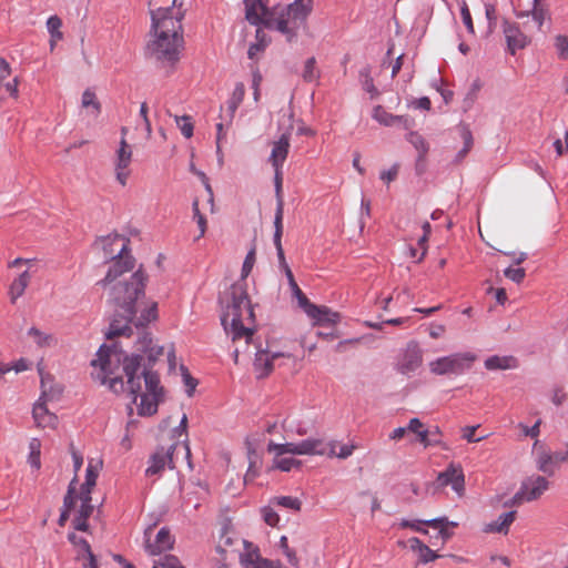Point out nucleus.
<instances>
[{"label":"nucleus","mask_w":568,"mask_h":568,"mask_svg":"<svg viewBox=\"0 0 568 568\" xmlns=\"http://www.w3.org/2000/svg\"><path fill=\"white\" fill-rule=\"evenodd\" d=\"M135 347L136 353L128 355L115 342L102 344L91 365L99 366L105 375H111L112 364L122 363L128 389L132 402L138 406L139 415L152 416L158 412L159 403L164 396L160 376L153 369L164 348L155 345L151 334L145 331L139 336Z\"/></svg>","instance_id":"1"},{"label":"nucleus","mask_w":568,"mask_h":568,"mask_svg":"<svg viewBox=\"0 0 568 568\" xmlns=\"http://www.w3.org/2000/svg\"><path fill=\"white\" fill-rule=\"evenodd\" d=\"M182 17H173L171 7L151 11L150 40L145 44L144 55L159 68L172 70L180 60L183 47Z\"/></svg>","instance_id":"2"},{"label":"nucleus","mask_w":568,"mask_h":568,"mask_svg":"<svg viewBox=\"0 0 568 568\" xmlns=\"http://www.w3.org/2000/svg\"><path fill=\"white\" fill-rule=\"evenodd\" d=\"M148 276L140 267L128 278L118 281L110 286L108 302L113 315L105 332L106 339L132 335V322L135 318L138 301L145 295Z\"/></svg>","instance_id":"3"},{"label":"nucleus","mask_w":568,"mask_h":568,"mask_svg":"<svg viewBox=\"0 0 568 568\" xmlns=\"http://www.w3.org/2000/svg\"><path fill=\"white\" fill-rule=\"evenodd\" d=\"M222 307L221 324L233 342L245 339L248 344L255 321L253 306L248 298L246 283L237 281L220 297Z\"/></svg>","instance_id":"4"},{"label":"nucleus","mask_w":568,"mask_h":568,"mask_svg":"<svg viewBox=\"0 0 568 568\" xmlns=\"http://www.w3.org/2000/svg\"><path fill=\"white\" fill-rule=\"evenodd\" d=\"M268 162L272 164L274 169V186L276 195V213L274 217L273 243L277 251L278 268L282 272L284 271V248L282 246V220L284 207V201L282 196V165L284 163V133L280 134L277 140L273 143V149L271 155L268 156Z\"/></svg>","instance_id":"5"},{"label":"nucleus","mask_w":568,"mask_h":568,"mask_svg":"<svg viewBox=\"0 0 568 568\" xmlns=\"http://www.w3.org/2000/svg\"><path fill=\"white\" fill-rule=\"evenodd\" d=\"M245 19L256 26V42L267 45L270 39L262 29L276 30L284 33V10L275 8L274 12L268 8V0H244Z\"/></svg>","instance_id":"6"},{"label":"nucleus","mask_w":568,"mask_h":568,"mask_svg":"<svg viewBox=\"0 0 568 568\" xmlns=\"http://www.w3.org/2000/svg\"><path fill=\"white\" fill-rule=\"evenodd\" d=\"M322 442L318 439H305L301 443H286V454H326V449L322 447ZM356 447L354 445H342L336 442L329 444V456H335L342 459L351 456Z\"/></svg>","instance_id":"7"},{"label":"nucleus","mask_w":568,"mask_h":568,"mask_svg":"<svg viewBox=\"0 0 568 568\" xmlns=\"http://www.w3.org/2000/svg\"><path fill=\"white\" fill-rule=\"evenodd\" d=\"M477 356L471 352L454 353L432 361L428 366L435 375H459L469 369Z\"/></svg>","instance_id":"8"},{"label":"nucleus","mask_w":568,"mask_h":568,"mask_svg":"<svg viewBox=\"0 0 568 568\" xmlns=\"http://www.w3.org/2000/svg\"><path fill=\"white\" fill-rule=\"evenodd\" d=\"M313 2L314 0H294L286 6V41H291L301 31L306 32Z\"/></svg>","instance_id":"9"},{"label":"nucleus","mask_w":568,"mask_h":568,"mask_svg":"<svg viewBox=\"0 0 568 568\" xmlns=\"http://www.w3.org/2000/svg\"><path fill=\"white\" fill-rule=\"evenodd\" d=\"M128 250V244L123 243L120 251L112 256L113 263L109 267L105 276L98 281L97 285L102 286L103 288L112 286L118 281L124 280L125 277H123V275L134 268L135 261L133 256L126 254Z\"/></svg>","instance_id":"10"},{"label":"nucleus","mask_w":568,"mask_h":568,"mask_svg":"<svg viewBox=\"0 0 568 568\" xmlns=\"http://www.w3.org/2000/svg\"><path fill=\"white\" fill-rule=\"evenodd\" d=\"M549 481L542 476H530L526 478L513 498V505L524 501H532L541 497L548 489Z\"/></svg>","instance_id":"11"},{"label":"nucleus","mask_w":568,"mask_h":568,"mask_svg":"<svg viewBox=\"0 0 568 568\" xmlns=\"http://www.w3.org/2000/svg\"><path fill=\"white\" fill-rule=\"evenodd\" d=\"M176 448V444H172L169 447L160 446L155 449V452L150 456L148 460V467L145 469L146 476H154L161 474L164 468L168 466L170 469H173V454Z\"/></svg>","instance_id":"12"},{"label":"nucleus","mask_w":568,"mask_h":568,"mask_svg":"<svg viewBox=\"0 0 568 568\" xmlns=\"http://www.w3.org/2000/svg\"><path fill=\"white\" fill-rule=\"evenodd\" d=\"M132 161V148L123 138L120 141L119 148L115 151L114 158V172L116 181L125 186L130 176V164Z\"/></svg>","instance_id":"13"},{"label":"nucleus","mask_w":568,"mask_h":568,"mask_svg":"<svg viewBox=\"0 0 568 568\" xmlns=\"http://www.w3.org/2000/svg\"><path fill=\"white\" fill-rule=\"evenodd\" d=\"M245 551L241 555V564L244 568H282L281 562L262 558L258 549L251 542L244 541Z\"/></svg>","instance_id":"14"},{"label":"nucleus","mask_w":568,"mask_h":568,"mask_svg":"<svg viewBox=\"0 0 568 568\" xmlns=\"http://www.w3.org/2000/svg\"><path fill=\"white\" fill-rule=\"evenodd\" d=\"M437 481L440 486L450 485L452 488L462 496L465 489V476L463 468L458 465L450 464L444 471H442Z\"/></svg>","instance_id":"15"},{"label":"nucleus","mask_w":568,"mask_h":568,"mask_svg":"<svg viewBox=\"0 0 568 568\" xmlns=\"http://www.w3.org/2000/svg\"><path fill=\"white\" fill-rule=\"evenodd\" d=\"M174 542L175 540L171 536L170 529L168 527H162L158 531L153 542L146 539L144 549L150 556H159L164 551L171 550Z\"/></svg>","instance_id":"16"},{"label":"nucleus","mask_w":568,"mask_h":568,"mask_svg":"<svg viewBox=\"0 0 568 568\" xmlns=\"http://www.w3.org/2000/svg\"><path fill=\"white\" fill-rule=\"evenodd\" d=\"M407 429L410 433L416 434L417 440L425 447L438 446L442 444L440 439H430L429 435L442 434L439 427L428 429L419 418H412L407 425Z\"/></svg>","instance_id":"17"},{"label":"nucleus","mask_w":568,"mask_h":568,"mask_svg":"<svg viewBox=\"0 0 568 568\" xmlns=\"http://www.w3.org/2000/svg\"><path fill=\"white\" fill-rule=\"evenodd\" d=\"M306 315L314 321V325H336L341 316L327 306H317L313 304L306 312Z\"/></svg>","instance_id":"18"},{"label":"nucleus","mask_w":568,"mask_h":568,"mask_svg":"<svg viewBox=\"0 0 568 568\" xmlns=\"http://www.w3.org/2000/svg\"><path fill=\"white\" fill-rule=\"evenodd\" d=\"M423 363V353L417 344H409L402 362L399 363L398 369L402 374H409L420 367Z\"/></svg>","instance_id":"19"},{"label":"nucleus","mask_w":568,"mask_h":568,"mask_svg":"<svg viewBox=\"0 0 568 568\" xmlns=\"http://www.w3.org/2000/svg\"><path fill=\"white\" fill-rule=\"evenodd\" d=\"M565 463V457H562V452L550 453L545 449H541L537 453L536 464L538 470L551 475L554 474V467Z\"/></svg>","instance_id":"20"},{"label":"nucleus","mask_w":568,"mask_h":568,"mask_svg":"<svg viewBox=\"0 0 568 568\" xmlns=\"http://www.w3.org/2000/svg\"><path fill=\"white\" fill-rule=\"evenodd\" d=\"M515 519H516L515 510L504 513L498 517V519H496L491 523L485 524L483 526V531L485 534L507 535L509 531V528H510L511 524L515 521Z\"/></svg>","instance_id":"21"},{"label":"nucleus","mask_w":568,"mask_h":568,"mask_svg":"<svg viewBox=\"0 0 568 568\" xmlns=\"http://www.w3.org/2000/svg\"><path fill=\"white\" fill-rule=\"evenodd\" d=\"M504 33L508 48L513 54L516 50L523 49L527 45V37L515 24L506 23Z\"/></svg>","instance_id":"22"},{"label":"nucleus","mask_w":568,"mask_h":568,"mask_svg":"<svg viewBox=\"0 0 568 568\" xmlns=\"http://www.w3.org/2000/svg\"><path fill=\"white\" fill-rule=\"evenodd\" d=\"M286 281L292 292V298L295 300L297 303V306L302 308L305 313L307 310L313 305V303L310 302L307 296L302 292L300 286L297 285L291 270L286 266Z\"/></svg>","instance_id":"23"},{"label":"nucleus","mask_w":568,"mask_h":568,"mask_svg":"<svg viewBox=\"0 0 568 568\" xmlns=\"http://www.w3.org/2000/svg\"><path fill=\"white\" fill-rule=\"evenodd\" d=\"M373 118L381 124L392 126L396 124H403L405 128L408 126V120L402 115H394L387 112L383 106L377 105L374 108Z\"/></svg>","instance_id":"24"},{"label":"nucleus","mask_w":568,"mask_h":568,"mask_svg":"<svg viewBox=\"0 0 568 568\" xmlns=\"http://www.w3.org/2000/svg\"><path fill=\"white\" fill-rule=\"evenodd\" d=\"M274 505L284 507V496L274 497L268 505L261 508L263 520L272 527L280 523V515L275 511Z\"/></svg>","instance_id":"25"},{"label":"nucleus","mask_w":568,"mask_h":568,"mask_svg":"<svg viewBox=\"0 0 568 568\" xmlns=\"http://www.w3.org/2000/svg\"><path fill=\"white\" fill-rule=\"evenodd\" d=\"M518 366V361L514 356L494 355L485 361V367L488 371L514 369Z\"/></svg>","instance_id":"26"},{"label":"nucleus","mask_w":568,"mask_h":568,"mask_svg":"<svg viewBox=\"0 0 568 568\" xmlns=\"http://www.w3.org/2000/svg\"><path fill=\"white\" fill-rule=\"evenodd\" d=\"M30 281V274L28 271L22 272L10 285L9 295L11 303H16L17 300L23 295Z\"/></svg>","instance_id":"27"},{"label":"nucleus","mask_w":568,"mask_h":568,"mask_svg":"<svg viewBox=\"0 0 568 568\" xmlns=\"http://www.w3.org/2000/svg\"><path fill=\"white\" fill-rule=\"evenodd\" d=\"M424 525H427L433 528L439 529V535L444 541L448 540L453 532L448 530V527H457L458 523L449 521L446 517L435 518L430 520L423 521Z\"/></svg>","instance_id":"28"},{"label":"nucleus","mask_w":568,"mask_h":568,"mask_svg":"<svg viewBox=\"0 0 568 568\" xmlns=\"http://www.w3.org/2000/svg\"><path fill=\"white\" fill-rule=\"evenodd\" d=\"M93 513V506L81 505L77 516L72 520L73 528L80 531H87L89 529L88 519Z\"/></svg>","instance_id":"29"},{"label":"nucleus","mask_w":568,"mask_h":568,"mask_svg":"<svg viewBox=\"0 0 568 568\" xmlns=\"http://www.w3.org/2000/svg\"><path fill=\"white\" fill-rule=\"evenodd\" d=\"M158 318V304L152 303L150 306L144 308L140 316L133 320L132 324L134 323L136 328H144L149 323L155 321Z\"/></svg>","instance_id":"30"},{"label":"nucleus","mask_w":568,"mask_h":568,"mask_svg":"<svg viewBox=\"0 0 568 568\" xmlns=\"http://www.w3.org/2000/svg\"><path fill=\"white\" fill-rule=\"evenodd\" d=\"M245 95V87L243 83L239 82L235 84V88L232 92L231 98L227 101V111L230 113V116L233 118L235 111L242 103Z\"/></svg>","instance_id":"31"},{"label":"nucleus","mask_w":568,"mask_h":568,"mask_svg":"<svg viewBox=\"0 0 568 568\" xmlns=\"http://www.w3.org/2000/svg\"><path fill=\"white\" fill-rule=\"evenodd\" d=\"M254 368L257 373V377L262 378L266 376L272 369V362L267 355V353L261 351L256 353V357L254 361Z\"/></svg>","instance_id":"32"},{"label":"nucleus","mask_w":568,"mask_h":568,"mask_svg":"<svg viewBox=\"0 0 568 568\" xmlns=\"http://www.w3.org/2000/svg\"><path fill=\"white\" fill-rule=\"evenodd\" d=\"M320 70L316 67V59L311 57L304 62L301 77L305 82H314L320 79Z\"/></svg>","instance_id":"33"},{"label":"nucleus","mask_w":568,"mask_h":568,"mask_svg":"<svg viewBox=\"0 0 568 568\" xmlns=\"http://www.w3.org/2000/svg\"><path fill=\"white\" fill-rule=\"evenodd\" d=\"M267 452L274 454L272 468L284 470V444L270 440Z\"/></svg>","instance_id":"34"},{"label":"nucleus","mask_w":568,"mask_h":568,"mask_svg":"<svg viewBox=\"0 0 568 568\" xmlns=\"http://www.w3.org/2000/svg\"><path fill=\"white\" fill-rule=\"evenodd\" d=\"M28 335L33 337L34 342L40 347H50L55 344V339L51 334L41 332L37 327H31L28 331Z\"/></svg>","instance_id":"35"},{"label":"nucleus","mask_w":568,"mask_h":568,"mask_svg":"<svg viewBox=\"0 0 568 568\" xmlns=\"http://www.w3.org/2000/svg\"><path fill=\"white\" fill-rule=\"evenodd\" d=\"M32 415H33L36 423L39 426L49 424L53 417L49 413L47 406L41 402H38L34 404L33 409H32Z\"/></svg>","instance_id":"36"},{"label":"nucleus","mask_w":568,"mask_h":568,"mask_svg":"<svg viewBox=\"0 0 568 568\" xmlns=\"http://www.w3.org/2000/svg\"><path fill=\"white\" fill-rule=\"evenodd\" d=\"M81 103H82L83 108H92L94 116H98L100 114V112H101V104L98 101L97 95H95V93L92 90L87 89L82 93V101H81Z\"/></svg>","instance_id":"37"},{"label":"nucleus","mask_w":568,"mask_h":568,"mask_svg":"<svg viewBox=\"0 0 568 568\" xmlns=\"http://www.w3.org/2000/svg\"><path fill=\"white\" fill-rule=\"evenodd\" d=\"M61 26H62V21H61V19L58 16H51L47 20V29H48V32L51 36V45H53V42L55 40H61L62 39L63 34L60 31Z\"/></svg>","instance_id":"38"},{"label":"nucleus","mask_w":568,"mask_h":568,"mask_svg":"<svg viewBox=\"0 0 568 568\" xmlns=\"http://www.w3.org/2000/svg\"><path fill=\"white\" fill-rule=\"evenodd\" d=\"M68 540L78 547L77 559L81 560L82 555L91 551L90 544L83 537L77 536L74 532L68 534Z\"/></svg>","instance_id":"39"},{"label":"nucleus","mask_w":568,"mask_h":568,"mask_svg":"<svg viewBox=\"0 0 568 568\" xmlns=\"http://www.w3.org/2000/svg\"><path fill=\"white\" fill-rule=\"evenodd\" d=\"M460 136L464 141V148L457 154V162H460L468 154L474 144L473 134L467 126L462 128Z\"/></svg>","instance_id":"40"},{"label":"nucleus","mask_w":568,"mask_h":568,"mask_svg":"<svg viewBox=\"0 0 568 568\" xmlns=\"http://www.w3.org/2000/svg\"><path fill=\"white\" fill-rule=\"evenodd\" d=\"M152 568H185L174 555H164L155 560Z\"/></svg>","instance_id":"41"},{"label":"nucleus","mask_w":568,"mask_h":568,"mask_svg":"<svg viewBox=\"0 0 568 568\" xmlns=\"http://www.w3.org/2000/svg\"><path fill=\"white\" fill-rule=\"evenodd\" d=\"M40 442L37 438H33L30 444V454H29V464L32 468L39 469L41 466L40 463Z\"/></svg>","instance_id":"42"},{"label":"nucleus","mask_w":568,"mask_h":568,"mask_svg":"<svg viewBox=\"0 0 568 568\" xmlns=\"http://www.w3.org/2000/svg\"><path fill=\"white\" fill-rule=\"evenodd\" d=\"M408 141L415 146V149L419 152V158L423 159L428 152V144L425 139L416 133L412 132L408 135Z\"/></svg>","instance_id":"43"},{"label":"nucleus","mask_w":568,"mask_h":568,"mask_svg":"<svg viewBox=\"0 0 568 568\" xmlns=\"http://www.w3.org/2000/svg\"><path fill=\"white\" fill-rule=\"evenodd\" d=\"M175 122L179 126L181 133L186 138L190 139L193 135V123L192 119L189 115H182L178 116L175 115Z\"/></svg>","instance_id":"44"},{"label":"nucleus","mask_w":568,"mask_h":568,"mask_svg":"<svg viewBox=\"0 0 568 568\" xmlns=\"http://www.w3.org/2000/svg\"><path fill=\"white\" fill-rule=\"evenodd\" d=\"M119 240H123V237L120 234L114 233V234H109L106 236H101L98 241L101 244L105 254L110 255L112 257L115 254H114V251L111 248V246L115 241H119Z\"/></svg>","instance_id":"45"},{"label":"nucleus","mask_w":568,"mask_h":568,"mask_svg":"<svg viewBox=\"0 0 568 568\" xmlns=\"http://www.w3.org/2000/svg\"><path fill=\"white\" fill-rule=\"evenodd\" d=\"M254 263H255V248H251L244 258V262L242 265V271H241V278L239 281H243L244 283H246L245 278L251 273V271L254 266Z\"/></svg>","instance_id":"46"},{"label":"nucleus","mask_w":568,"mask_h":568,"mask_svg":"<svg viewBox=\"0 0 568 568\" xmlns=\"http://www.w3.org/2000/svg\"><path fill=\"white\" fill-rule=\"evenodd\" d=\"M41 388H42V393H41L40 400L41 399H45V400L52 399L62 393V388L59 386H57V388H53L50 386V388H49L48 387V378H45L42 375H41Z\"/></svg>","instance_id":"47"},{"label":"nucleus","mask_w":568,"mask_h":568,"mask_svg":"<svg viewBox=\"0 0 568 568\" xmlns=\"http://www.w3.org/2000/svg\"><path fill=\"white\" fill-rule=\"evenodd\" d=\"M77 481V478L74 477L69 487H68V491L63 498V507L62 509H67L68 511H70V509L74 506V501L77 499V496H75V487H74V484Z\"/></svg>","instance_id":"48"},{"label":"nucleus","mask_w":568,"mask_h":568,"mask_svg":"<svg viewBox=\"0 0 568 568\" xmlns=\"http://www.w3.org/2000/svg\"><path fill=\"white\" fill-rule=\"evenodd\" d=\"M248 459H250V465H248L247 471L244 476L245 483L254 480V478L256 477V474H257V470H256L257 456L254 450L248 449Z\"/></svg>","instance_id":"49"},{"label":"nucleus","mask_w":568,"mask_h":568,"mask_svg":"<svg viewBox=\"0 0 568 568\" xmlns=\"http://www.w3.org/2000/svg\"><path fill=\"white\" fill-rule=\"evenodd\" d=\"M460 14H462L463 22L466 26L468 32L474 34L475 28H474L471 14H470V11H469V8H468L466 1L462 2Z\"/></svg>","instance_id":"50"},{"label":"nucleus","mask_w":568,"mask_h":568,"mask_svg":"<svg viewBox=\"0 0 568 568\" xmlns=\"http://www.w3.org/2000/svg\"><path fill=\"white\" fill-rule=\"evenodd\" d=\"M504 275L515 283H521L526 276V272L521 267H508L504 271Z\"/></svg>","instance_id":"51"},{"label":"nucleus","mask_w":568,"mask_h":568,"mask_svg":"<svg viewBox=\"0 0 568 568\" xmlns=\"http://www.w3.org/2000/svg\"><path fill=\"white\" fill-rule=\"evenodd\" d=\"M418 557L420 562L427 564L439 558V555H437L426 545L424 548H422V551L418 552Z\"/></svg>","instance_id":"52"},{"label":"nucleus","mask_w":568,"mask_h":568,"mask_svg":"<svg viewBox=\"0 0 568 568\" xmlns=\"http://www.w3.org/2000/svg\"><path fill=\"white\" fill-rule=\"evenodd\" d=\"M556 48L559 52V57L566 59L568 57V37L558 36L556 38Z\"/></svg>","instance_id":"53"},{"label":"nucleus","mask_w":568,"mask_h":568,"mask_svg":"<svg viewBox=\"0 0 568 568\" xmlns=\"http://www.w3.org/2000/svg\"><path fill=\"white\" fill-rule=\"evenodd\" d=\"M97 478L98 471L94 470L91 465H89L85 470V480L81 487L93 488L95 486Z\"/></svg>","instance_id":"54"},{"label":"nucleus","mask_w":568,"mask_h":568,"mask_svg":"<svg viewBox=\"0 0 568 568\" xmlns=\"http://www.w3.org/2000/svg\"><path fill=\"white\" fill-rule=\"evenodd\" d=\"M478 428V426H466L462 429L463 432V438L466 439L468 443H478L485 438L483 437H475V432Z\"/></svg>","instance_id":"55"},{"label":"nucleus","mask_w":568,"mask_h":568,"mask_svg":"<svg viewBox=\"0 0 568 568\" xmlns=\"http://www.w3.org/2000/svg\"><path fill=\"white\" fill-rule=\"evenodd\" d=\"M181 368L183 371V374H182L183 381H184L185 385L187 386L186 393L189 396H192V394L197 385V381L189 374L187 369L184 366H182Z\"/></svg>","instance_id":"56"},{"label":"nucleus","mask_w":568,"mask_h":568,"mask_svg":"<svg viewBox=\"0 0 568 568\" xmlns=\"http://www.w3.org/2000/svg\"><path fill=\"white\" fill-rule=\"evenodd\" d=\"M140 116L142 118V120L144 122V126H145V131H146L148 135H150L152 132V128H151V122L148 118V105L145 102L141 103Z\"/></svg>","instance_id":"57"},{"label":"nucleus","mask_w":568,"mask_h":568,"mask_svg":"<svg viewBox=\"0 0 568 568\" xmlns=\"http://www.w3.org/2000/svg\"><path fill=\"white\" fill-rule=\"evenodd\" d=\"M397 174H398V166L394 165L389 170L383 171L381 173V180H383L386 183H389L396 179Z\"/></svg>","instance_id":"58"},{"label":"nucleus","mask_w":568,"mask_h":568,"mask_svg":"<svg viewBox=\"0 0 568 568\" xmlns=\"http://www.w3.org/2000/svg\"><path fill=\"white\" fill-rule=\"evenodd\" d=\"M82 559L87 560V562L83 564V568H98V559L92 550L82 555L81 560Z\"/></svg>","instance_id":"59"},{"label":"nucleus","mask_w":568,"mask_h":568,"mask_svg":"<svg viewBox=\"0 0 568 568\" xmlns=\"http://www.w3.org/2000/svg\"><path fill=\"white\" fill-rule=\"evenodd\" d=\"M486 18L489 23V29H493L496 23V9L493 4L485 6Z\"/></svg>","instance_id":"60"},{"label":"nucleus","mask_w":568,"mask_h":568,"mask_svg":"<svg viewBox=\"0 0 568 568\" xmlns=\"http://www.w3.org/2000/svg\"><path fill=\"white\" fill-rule=\"evenodd\" d=\"M18 84H19V80H18V78H14L12 81L7 82L4 85L6 91L9 93L10 97H12L14 99L18 98V93H19Z\"/></svg>","instance_id":"61"},{"label":"nucleus","mask_w":568,"mask_h":568,"mask_svg":"<svg viewBox=\"0 0 568 568\" xmlns=\"http://www.w3.org/2000/svg\"><path fill=\"white\" fill-rule=\"evenodd\" d=\"M91 489L92 488L81 487L80 496H79V498L81 499V505L93 506L91 504V501H92Z\"/></svg>","instance_id":"62"},{"label":"nucleus","mask_w":568,"mask_h":568,"mask_svg":"<svg viewBox=\"0 0 568 568\" xmlns=\"http://www.w3.org/2000/svg\"><path fill=\"white\" fill-rule=\"evenodd\" d=\"M109 386L113 392L118 393L124 389V382L122 377H110Z\"/></svg>","instance_id":"63"},{"label":"nucleus","mask_w":568,"mask_h":568,"mask_svg":"<svg viewBox=\"0 0 568 568\" xmlns=\"http://www.w3.org/2000/svg\"><path fill=\"white\" fill-rule=\"evenodd\" d=\"M566 399V393L561 388H556L552 393L551 400L555 405H561Z\"/></svg>","instance_id":"64"}]
</instances>
